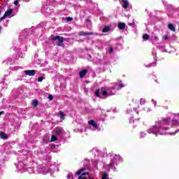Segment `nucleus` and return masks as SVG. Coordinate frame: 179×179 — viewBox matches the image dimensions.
<instances>
[{"mask_svg":"<svg viewBox=\"0 0 179 179\" xmlns=\"http://www.w3.org/2000/svg\"><path fill=\"white\" fill-rule=\"evenodd\" d=\"M16 167L20 171H27L29 174H33V173H34V168L33 167H28L26 169V164H24V162H19Z\"/></svg>","mask_w":179,"mask_h":179,"instance_id":"7ed1b4c3","label":"nucleus"},{"mask_svg":"<svg viewBox=\"0 0 179 179\" xmlns=\"http://www.w3.org/2000/svg\"><path fill=\"white\" fill-rule=\"evenodd\" d=\"M143 40H145V41H146V40H149V35H148V34H144L143 36Z\"/></svg>","mask_w":179,"mask_h":179,"instance_id":"a878e982","label":"nucleus"},{"mask_svg":"<svg viewBox=\"0 0 179 179\" xmlns=\"http://www.w3.org/2000/svg\"><path fill=\"white\" fill-rule=\"evenodd\" d=\"M62 131L63 129L61 127L55 128L52 131L50 142H55V141H57L58 136H59L60 134H62Z\"/></svg>","mask_w":179,"mask_h":179,"instance_id":"39448f33","label":"nucleus"},{"mask_svg":"<svg viewBox=\"0 0 179 179\" xmlns=\"http://www.w3.org/2000/svg\"><path fill=\"white\" fill-rule=\"evenodd\" d=\"M129 122H130L131 124H132V122H135V120H134V117H130V118H129Z\"/></svg>","mask_w":179,"mask_h":179,"instance_id":"7c9ffc66","label":"nucleus"},{"mask_svg":"<svg viewBox=\"0 0 179 179\" xmlns=\"http://www.w3.org/2000/svg\"><path fill=\"white\" fill-rule=\"evenodd\" d=\"M17 69H20V67L15 66L14 69H13L14 71H17Z\"/></svg>","mask_w":179,"mask_h":179,"instance_id":"e433bc0d","label":"nucleus"},{"mask_svg":"<svg viewBox=\"0 0 179 179\" xmlns=\"http://www.w3.org/2000/svg\"><path fill=\"white\" fill-rule=\"evenodd\" d=\"M95 96H96V97H99V99H106L108 96H114V92L110 90H103L101 92L100 90H97L95 92Z\"/></svg>","mask_w":179,"mask_h":179,"instance_id":"f03ea898","label":"nucleus"},{"mask_svg":"<svg viewBox=\"0 0 179 179\" xmlns=\"http://www.w3.org/2000/svg\"><path fill=\"white\" fill-rule=\"evenodd\" d=\"M1 138L8 139V134H6L5 132H1Z\"/></svg>","mask_w":179,"mask_h":179,"instance_id":"a211bd4d","label":"nucleus"},{"mask_svg":"<svg viewBox=\"0 0 179 179\" xmlns=\"http://www.w3.org/2000/svg\"><path fill=\"white\" fill-rule=\"evenodd\" d=\"M48 99H49V100H54V97H52V95H48Z\"/></svg>","mask_w":179,"mask_h":179,"instance_id":"473e14b6","label":"nucleus"},{"mask_svg":"<svg viewBox=\"0 0 179 179\" xmlns=\"http://www.w3.org/2000/svg\"><path fill=\"white\" fill-rule=\"evenodd\" d=\"M152 54L154 57V60L155 61V62H152L149 64H145V68H152V66H156V65H157V57L156 56L157 55V52H156L155 49H152Z\"/></svg>","mask_w":179,"mask_h":179,"instance_id":"423d86ee","label":"nucleus"},{"mask_svg":"<svg viewBox=\"0 0 179 179\" xmlns=\"http://www.w3.org/2000/svg\"><path fill=\"white\" fill-rule=\"evenodd\" d=\"M127 113H132V110H131V109L127 110Z\"/></svg>","mask_w":179,"mask_h":179,"instance_id":"ea45409f","label":"nucleus"},{"mask_svg":"<svg viewBox=\"0 0 179 179\" xmlns=\"http://www.w3.org/2000/svg\"><path fill=\"white\" fill-rule=\"evenodd\" d=\"M5 27H6V26H8V21L4 24Z\"/></svg>","mask_w":179,"mask_h":179,"instance_id":"79ce46f5","label":"nucleus"},{"mask_svg":"<svg viewBox=\"0 0 179 179\" xmlns=\"http://www.w3.org/2000/svg\"><path fill=\"white\" fill-rule=\"evenodd\" d=\"M31 105L34 107H37V106H38V101H37V99L33 100L32 102H31Z\"/></svg>","mask_w":179,"mask_h":179,"instance_id":"aec40b11","label":"nucleus"},{"mask_svg":"<svg viewBox=\"0 0 179 179\" xmlns=\"http://www.w3.org/2000/svg\"><path fill=\"white\" fill-rule=\"evenodd\" d=\"M44 79V77H39L38 78V82H43V80Z\"/></svg>","mask_w":179,"mask_h":179,"instance_id":"2f4dec72","label":"nucleus"},{"mask_svg":"<svg viewBox=\"0 0 179 179\" xmlns=\"http://www.w3.org/2000/svg\"><path fill=\"white\" fill-rule=\"evenodd\" d=\"M102 179H109L108 174H107V173H103L102 175Z\"/></svg>","mask_w":179,"mask_h":179,"instance_id":"b1692460","label":"nucleus"},{"mask_svg":"<svg viewBox=\"0 0 179 179\" xmlns=\"http://www.w3.org/2000/svg\"><path fill=\"white\" fill-rule=\"evenodd\" d=\"M0 115H1V113H0Z\"/></svg>","mask_w":179,"mask_h":179,"instance_id":"8fccbe9b","label":"nucleus"},{"mask_svg":"<svg viewBox=\"0 0 179 179\" xmlns=\"http://www.w3.org/2000/svg\"><path fill=\"white\" fill-rule=\"evenodd\" d=\"M3 89H8V84H5V81L3 83Z\"/></svg>","mask_w":179,"mask_h":179,"instance_id":"c85d7f7f","label":"nucleus"},{"mask_svg":"<svg viewBox=\"0 0 179 179\" xmlns=\"http://www.w3.org/2000/svg\"><path fill=\"white\" fill-rule=\"evenodd\" d=\"M162 52H167V50L166 49L162 50Z\"/></svg>","mask_w":179,"mask_h":179,"instance_id":"a19ab883","label":"nucleus"},{"mask_svg":"<svg viewBox=\"0 0 179 179\" xmlns=\"http://www.w3.org/2000/svg\"><path fill=\"white\" fill-rule=\"evenodd\" d=\"M122 87H125V84L122 83H120L119 84H116L115 86V89L117 90H120V89H122Z\"/></svg>","mask_w":179,"mask_h":179,"instance_id":"ddd939ff","label":"nucleus"},{"mask_svg":"<svg viewBox=\"0 0 179 179\" xmlns=\"http://www.w3.org/2000/svg\"><path fill=\"white\" fill-rule=\"evenodd\" d=\"M25 75H27L28 76H34L36 75V71L34 70L25 71Z\"/></svg>","mask_w":179,"mask_h":179,"instance_id":"f8f14e48","label":"nucleus"},{"mask_svg":"<svg viewBox=\"0 0 179 179\" xmlns=\"http://www.w3.org/2000/svg\"><path fill=\"white\" fill-rule=\"evenodd\" d=\"M46 10H48V8H46Z\"/></svg>","mask_w":179,"mask_h":179,"instance_id":"de8ad7c7","label":"nucleus"},{"mask_svg":"<svg viewBox=\"0 0 179 179\" xmlns=\"http://www.w3.org/2000/svg\"><path fill=\"white\" fill-rule=\"evenodd\" d=\"M113 51H114V49H113V48H109V52H110V54H111V52H113Z\"/></svg>","mask_w":179,"mask_h":179,"instance_id":"c9c22d12","label":"nucleus"},{"mask_svg":"<svg viewBox=\"0 0 179 179\" xmlns=\"http://www.w3.org/2000/svg\"><path fill=\"white\" fill-rule=\"evenodd\" d=\"M150 38L152 41H159V38L155 34L152 35Z\"/></svg>","mask_w":179,"mask_h":179,"instance_id":"412c9836","label":"nucleus"},{"mask_svg":"<svg viewBox=\"0 0 179 179\" xmlns=\"http://www.w3.org/2000/svg\"><path fill=\"white\" fill-rule=\"evenodd\" d=\"M48 163L46 165L43 166V167L38 168V171L41 174H48L50 173L51 176L55 173V171H59L58 165L55 163L52 164L50 161L51 160V157L50 156H47Z\"/></svg>","mask_w":179,"mask_h":179,"instance_id":"f257e3e1","label":"nucleus"},{"mask_svg":"<svg viewBox=\"0 0 179 179\" xmlns=\"http://www.w3.org/2000/svg\"><path fill=\"white\" fill-rule=\"evenodd\" d=\"M137 114H139V112H136Z\"/></svg>","mask_w":179,"mask_h":179,"instance_id":"09e8293b","label":"nucleus"},{"mask_svg":"<svg viewBox=\"0 0 179 179\" xmlns=\"http://www.w3.org/2000/svg\"><path fill=\"white\" fill-rule=\"evenodd\" d=\"M118 28L120 29V30H124V29H125V23H123V22L119 23Z\"/></svg>","mask_w":179,"mask_h":179,"instance_id":"f3484780","label":"nucleus"},{"mask_svg":"<svg viewBox=\"0 0 179 179\" xmlns=\"http://www.w3.org/2000/svg\"><path fill=\"white\" fill-rule=\"evenodd\" d=\"M71 177H72V173H69L67 175V178L69 179V178H71Z\"/></svg>","mask_w":179,"mask_h":179,"instance_id":"4c0bfd02","label":"nucleus"},{"mask_svg":"<svg viewBox=\"0 0 179 179\" xmlns=\"http://www.w3.org/2000/svg\"><path fill=\"white\" fill-rule=\"evenodd\" d=\"M144 111H146L147 113H150V111H152V109H150V108H144Z\"/></svg>","mask_w":179,"mask_h":179,"instance_id":"cd10ccee","label":"nucleus"},{"mask_svg":"<svg viewBox=\"0 0 179 179\" xmlns=\"http://www.w3.org/2000/svg\"><path fill=\"white\" fill-rule=\"evenodd\" d=\"M163 39H164V40H169V36L164 35V36H163Z\"/></svg>","mask_w":179,"mask_h":179,"instance_id":"72a5a7b5","label":"nucleus"},{"mask_svg":"<svg viewBox=\"0 0 179 179\" xmlns=\"http://www.w3.org/2000/svg\"><path fill=\"white\" fill-rule=\"evenodd\" d=\"M87 73V70L84 69L80 72V78H83Z\"/></svg>","mask_w":179,"mask_h":179,"instance_id":"2eb2a0df","label":"nucleus"},{"mask_svg":"<svg viewBox=\"0 0 179 179\" xmlns=\"http://www.w3.org/2000/svg\"><path fill=\"white\" fill-rule=\"evenodd\" d=\"M89 58H92V55H88Z\"/></svg>","mask_w":179,"mask_h":179,"instance_id":"c03bdc74","label":"nucleus"},{"mask_svg":"<svg viewBox=\"0 0 179 179\" xmlns=\"http://www.w3.org/2000/svg\"><path fill=\"white\" fill-rule=\"evenodd\" d=\"M66 22H72V20H73V18L71 17H66Z\"/></svg>","mask_w":179,"mask_h":179,"instance_id":"bb28decb","label":"nucleus"},{"mask_svg":"<svg viewBox=\"0 0 179 179\" xmlns=\"http://www.w3.org/2000/svg\"><path fill=\"white\" fill-rule=\"evenodd\" d=\"M5 62H6L5 61H3V64H5Z\"/></svg>","mask_w":179,"mask_h":179,"instance_id":"49530a36","label":"nucleus"},{"mask_svg":"<svg viewBox=\"0 0 179 179\" xmlns=\"http://www.w3.org/2000/svg\"><path fill=\"white\" fill-rule=\"evenodd\" d=\"M146 131H141L139 134V137L141 139H143V138H146Z\"/></svg>","mask_w":179,"mask_h":179,"instance_id":"dca6fc26","label":"nucleus"},{"mask_svg":"<svg viewBox=\"0 0 179 179\" xmlns=\"http://www.w3.org/2000/svg\"><path fill=\"white\" fill-rule=\"evenodd\" d=\"M50 40L52 41H55V40H58L57 45L59 47H62L63 45L62 43H64V38L62 36H51Z\"/></svg>","mask_w":179,"mask_h":179,"instance_id":"6e6552de","label":"nucleus"},{"mask_svg":"<svg viewBox=\"0 0 179 179\" xmlns=\"http://www.w3.org/2000/svg\"><path fill=\"white\" fill-rule=\"evenodd\" d=\"M88 124L90 127V129H91L92 131H99V125H97V123H96L94 120L88 121Z\"/></svg>","mask_w":179,"mask_h":179,"instance_id":"0eeeda50","label":"nucleus"},{"mask_svg":"<svg viewBox=\"0 0 179 179\" xmlns=\"http://www.w3.org/2000/svg\"><path fill=\"white\" fill-rule=\"evenodd\" d=\"M8 161V157H5V158L3 159V162H6Z\"/></svg>","mask_w":179,"mask_h":179,"instance_id":"58836bf2","label":"nucleus"},{"mask_svg":"<svg viewBox=\"0 0 179 179\" xmlns=\"http://www.w3.org/2000/svg\"><path fill=\"white\" fill-rule=\"evenodd\" d=\"M159 48H164V45L159 46Z\"/></svg>","mask_w":179,"mask_h":179,"instance_id":"37998d69","label":"nucleus"},{"mask_svg":"<svg viewBox=\"0 0 179 179\" xmlns=\"http://www.w3.org/2000/svg\"><path fill=\"white\" fill-rule=\"evenodd\" d=\"M145 103H146V100L145 99H143V98H141L140 99V104H141V106H143V104H145Z\"/></svg>","mask_w":179,"mask_h":179,"instance_id":"5701e85b","label":"nucleus"},{"mask_svg":"<svg viewBox=\"0 0 179 179\" xmlns=\"http://www.w3.org/2000/svg\"><path fill=\"white\" fill-rule=\"evenodd\" d=\"M59 115L62 120H64V117H65V115H64V113H62V111H59Z\"/></svg>","mask_w":179,"mask_h":179,"instance_id":"393cba45","label":"nucleus"},{"mask_svg":"<svg viewBox=\"0 0 179 179\" xmlns=\"http://www.w3.org/2000/svg\"><path fill=\"white\" fill-rule=\"evenodd\" d=\"M12 12H13V10L11 8L6 11L5 14L3 17H1V20H3L4 19H6V17H13Z\"/></svg>","mask_w":179,"mask_h":179,"instance_id":"1a4fd4ad","label":"nucleus"},{"mask_svg":"<svg viewBox=\"0 0 179 179\" xmlns=\"http://www.w3.org/2000/svg\"><path fill=\"white\" fill-rule=\"evenodd\" d=\"M114 29L111 27H105L102 29V33H110V31H113Z\"/></svg>","mask_w":179,"mask_h":179,"instance_id":"9b49d317","label":"nucleus"},{"mask_svg":"<svg viewBox=\"0 0 179 179\" xmlns=\"http://www.w3.org/2000/svg\"><path fill=\"white\" fill-rule=\"evenodd\" d=\"M94 35H97V34H94L93 32H80V36H94Z\"/></svg>","mask_w":179,"mask_h":179,"instance_id":"4468645a","label":"nucleus"},{"mask_svg":"<svg viewBox=\"0 0 179 179\" xmlns=\"http://www.w3.org/2000/svg\"><path fill=\"white\" fill-rule=\"evenodd\" d=\"M122 160V158L118 155H115L113 159L110 161V164L108 165L109 169L115 171V165L117 166V163H120Z\"/></svg>","mask_w":179,"mask_h":179,"instance_id":"20e7f679","label":"nucleus"},{"mask_svg":"<svg viewBox=\"0 0 179 179\" xmlns=\"http://www.w3.org/2000/svg\"><path fill=\"white\" fill-rule=\"evenodd\" d=\"M1 115L3 114V112L1 111Z\"/></svg>","mask_w":179,"mask_h":179,"instance_id":"a18cd8bd","label":"nucleus"},{"mask_svg":"<svg viewBox=\"0 0 179 179\" xmlns=\"http://www.w3.org/2000/svg\"><path fill=\"white\" fill-rule=\"evenodd\" d=\"M168 27L169 30H171V31H176V27H174V25H173V24H169L168 25Z\"/></svg>","mask_w":179,"mask_h":179,"instance_id":"6ab92c4d","label":"nucleus"},{"mask_svg":"<svg viewBox=\"0 0 179 179\" xmlns=\"http://www.w3.org/2000/svg\"><path fill=\"white\" fill-rule=\"evenodd\" d=\"M151 101L154 104L155 107H156V105L157 104V101H156L155 99H152Z\"/></svg>","mask_w":179,"mask_h":179,"instance_id":"c756f323","label":"nucleus"},{"mask_svg":"<svg viewBox=\"0 0 179 179\" xmlns=\"http://www.w3.org/2000/svg\"><path fill=\"white\" fill-rule=\"evenodd\" d=\"M14 5H16V6L19 5V0H15L14 1Z\"/></svg>","mask_w":179,"mask_h":179,"instance_id":"f704fd0d","label":"nucleus"},{"mask_svg":"<svg viewBox=\"0 0 179 179\" xmlns=\"http://www.w3.org/2000/svg\"><path fill=\"white\" fill-rule=\"evenodd\" d=\"M15 63V60L12 59H9L7 62L6 64L7 65H12L13 64Z\"/></svg>","mask_w":179,"mask_h":179,"instance_id":"4be33fe9","label":"nucleus"},{"mask_svg":"<svg viewBox=\"0 0 179 179\" xmlns=\"http://www.w3.org/2000/svg\"><path fill=\"white\" fill-rule=\"evenodd\" d=\"M120 3L124 9H128V6H129V1L128 0H121Z\"/></svg>","mask_w":179,"mask_h":179,"instance_id":"9d476101","label":"nucleus"}]
</instances>
